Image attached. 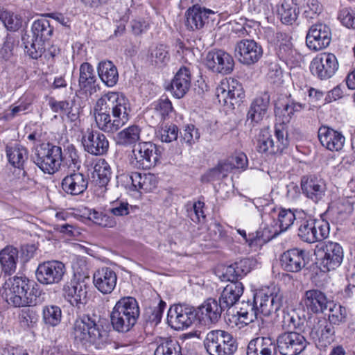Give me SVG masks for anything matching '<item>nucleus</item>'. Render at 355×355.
I'll list each match as a JSON object with an SVG mask.
<instances>
[{
    "instance_id": "obj_12",
    "label": "nucleus",
    "mask_w": 355,
    "mask_h": 355,
    "mask_svg": "<svg viewBox=\"0 0 355 355\" xmlns=\"http://www.w3.org/2000/svg\"><path fill=\"white\" fill-rule=\"evenodd\" d=\"M89 278L73 279L64 286V298L73 306L80 309L87 302Z\"/></svg>"
},
{
    "instance_id": "obj_32",
    "label": "nucleus",
    "mask_w": 355,
    "mask_h": 355,
    "mask_svg": "<svg viewBox=\"0 0 355 355\" xmlns=\"http://www.w3.org/2000/svg\"><path fill=\"white\" fill-rule=\"evenodd\" d=\"M191 80L190 69L187 67H180L175 73L170 85V90L173 96L177 98L184 97L189 90Z\"/></svg>"
},
{
    "instance_id": "obj_7",
    "label": "nucleus",
    "mask_w": 355,
    "mask_h": 355,
    "mask_svg": "<svg viewBox=\"0 0 355 355\" xmlns=\"http://www.w3.org/2000/svg\"><path fill=\"white\" fill-rule=\"evenodd\" d=\"M31 159L44 173L54 174L60 168L61 147L49 143L42 145Z\"/></svg>"
},
{
    "instance_id": "obj_46",
    "label": "nucleus",
    "mask_w": 355,
    "mask_h": 355,
    "mask_svg": "<svg viewBox=\"0 0 355 355\" xmlns=\"http://www.w3.org/2000/svg\"><path fill=\"white\" fill-rule=\"evenodd\" d=\"M140 132L141 130L138 125H130L118 133V143L124 146L135 144L140 139Z\"/></svg>"
},
{
    "instance_id": "obj_45",
    "label": "nucleus",
    "mask_w": 355,
    "mask_h": 355,
    "mask_svg": "<svg viewBox=\"0 0 355 355\" xmlns=\"http://www.w3.org/2000/svg\"><path fill=\"white\" fill-rule=\"evenodd\" d=\"M277 13L282 22L285 24H292L297 18L296 6L287 1H282L277 5Z\"/></svg>"
},
{
    "instance_id": "obj_55",
    "label": "nucleus",
    "mask_w": 355,
    "mask_h": 355,
    "mask_svg": "<svg viewBox=\"0 0 355 355\" xmlns=\"http://www.w3.org/2000/svg\"><path fill=\"white\" fill-rule=\"evenodd\" d=\"M277 220L281 232H284L293 224L295 215L290 209H279Z\"/></svg>"
},
{
    "instance_id": "obj_1",
    "label": "nucleus",
    "mask_w": 355,
    "mask_h": 355,
    "mask_svg": "<svg viewBox=\"0 0 355 355\" xmlns=\"http://www.w3.org/2000/svg\"><path fill=\"white\" fill-rule=\"evenodd\" d=\"M130 111V102L123 94L110 92L97 100L94 115L99 130L114 133L128 121Z\"/></svg>"
},
{
    "instance_id": "obj_38",
    "label": "nucleus",
    "mask_w": 355,
    "mask_h": 355,
    "mask_svg": "<svg viewBox=\"0 0 355 355\" xmlns=\"http://www.w3.org/2000/svg\"><path fill=\"white\" fill-rule=\"evenodd\" d=\"M18 259L19 251L13 246L8 245L0 251L1 266L6 274L11 275L15 272Z\"/></svg>"
},
{
    "instance_id": "obj_37",
    "label": "nucleus",
    "mask_w": 355,
    "mask_h": 355,
    "mask_svg": "<svg viewBox=\"0 0 355 355\" xmlns=\"http://www.w3.org/2000/svg\"><path fill=\"white\" fill-rule=\"evenodd\" d=\"M276 54L278 58L290 68L295 67L300 63V54L293 48L290 41L281 42L277 49Z\"/></svg>"
},
{
    "instance_id": "obj_6",
    "label": "nucleus",
    "mask_w": 355,
    "mask_h": 355,
    "mask_svg": "<svg viewBox=\"0 0 355 355\" xmlns=\"http://www.w3.org/2000/svg\"><path fill=\"white\" fill-rule=\"evenodd\" d=\"M275 137L276 141L272 139L268 128L261 130L257 140V150L271 155L281 153L289 145L288 132L284 125H275Z\"/></svg>"
},
{
    "instance_id": "obj_5",
    "label": "nucleus",
    "mask_w": 355,
    "mask_h": 355,
    "mask_svg": "<svg viewBox=\"0 0 355 355\" xmlns=\"http://www.w3.org/2000/svg\"><path fill=\"white\" fill-rule=\"evenodd\" d=\"M204 346L210 355H233L238 347L234 336L220 329L209 331L204 340Z\"/></svg>"
},
{
    "instance_id": "obj_62",
    "label": "nucleus",
    "mask_w": 355,
    "mask_h": 355,
    "mask_svg": "<svg viewBox=\"0 0 355 355\" xmlns=\"http://www.w3.org/2000/svg\"><path fill=\"white\" fill-rule=\"evenodd\" d=\"M154 109L159 112L165 119L173 111V106L171 101L167 98H161L151 105Z\"/></svg>"
},
{
    "instance_id": "obj_15",
    "label": "nucleus",
    "mask_w": 355,
    "mask_h": 355,
    "mask_svg": "<svg viewBox=\"0 0 355 355\" xmlns=\"http://www.w3.org/2000/svg\"><path fill=\"white\" fill-rule=\"evenodd\" d=\"M196 319V309L187 305H173L167 314L168 324L175 330L189 327Z\"/></svg>"
},
{
    "instance_id": "obj_44",
    "label": "nucleus",
    "mask_w": 355,
    "mask_h": 355,
    "mask_svg": "<svg viewBox=\"0 0 355 355\" xmlns=\"http://www.w3.org/2000/svg\"><path fill=\"white\" fill-rule=\"evenodd\" d=\"M31 31L34 38L45 42L51 38L53 28L50 25L49 20L42 18L33 23Z\"/></svg>"
},
{
    "instance_id": "obj_17",
    "label": "nucleus",
    "mask_w": 355,
    "mask_h": 355,
    "mask_svg": "<svg viewBox=\"0 0 355 355\" xmlns=\"http://www.w3.org/2000/svg\"><path fill=\"white\" fill-rule=\"evenodd\" d=\"M82 144L86 152L96 156L106 154L109 148L106 136L90 128L83 132Z\"/></svg>"
},
{
    "instance_id": "obj_16",
    "label": "nucleus",
    "mask_w": 355,
    "mask_h": 355,
    "mask_svg": "<svg viewBox=\"0 0 355 355\" xmlns=\"http://www.w3.org/2000/svg\"><path fill=\"white\" fill-rule=\"evenodd\" d=\"M216 96L220 103L234 105L244 97V92L241 84L237 80L226 78L216 87Z\"/></svg>"
},
{
    "instance_id": "obj_3",
    "label": "nucleus",
    "mask_w": 355,
    "mask_h": 355,
    "mask_svg": "<svg viewBox=\"0 0 355 355\" xmlns=\"http://www.w3.org/2000/svg\"><path fill=\"white\" fill-rule=\"evenodd\" d=\"M71 335L75 343L85 349L92 346L100 349L107 340L106 332L97 324L96 319L89 315H84L75 321Z\"/></svg>"
},
{
    "instance_id": "obj_26",
    "label": "nucleus",
    "mask_w": 355,
    "mask_h": 355,
    "mask_svg": "<svg viewBox=\"0 0 355 355\" xmlns=\"http://www.w3.org/2000/svg\"><path fill=\"white\" fill-rule=\"evenodd\" d=\"M321 145L331 151H339L344 146L345 138L340 132L328 126H321L318 132Z\"/></svg>"
},
{
    "instance_id": "obj_60",
    "label": "nucleus",
    "mask_w": 355,
    "mask_h": 355,
    "mask_svg": "<svg viewBox=\"0 0 355 355\" xmlns=\"http://www.w3.org/2000/svg\"><path fill=\"white\" fill-rule=\"evenodd\" d=\"M159 135L162 142H171L177 139L178 128L175 125L165 126L159 131Z\"/></svg>"
},
{
    "instance_id": "obj_21",
    "label": "nucleus",
    "mask_w": 355,
    "mask_h": 355,
    "mask_svg": "<svg viewBox=\"0 0 355 355\" xmlns=\"http://www.w3.org/2000/svg\"><path fill=\"white\" fill-rule=\"evenodd\" d=\"M310 337L321 347H326L335 339V328L325 318L314 319L309 332Z\"/></svg>"
},
{
    "instance_id": "obj_13",
    "label": "nucleus",
    "mask_w": 355,
    "mask_h": 355,
    "mask_svg": "<svg viewBox=\"0 0 355 355\" xmlns=\"http://www.w3.org/2000/svg\"><path fill=\"white\" fill-rule=\"evenodd\" d=\"M336 55L331 53H323L314 58L310 64L311 73L320 80L331 78L338 69Z\"/></svg>"
},
{
    "instance_id": "obj_4",
    "label": "nucleus",
    "mask_w": 355,
    "mask_h": 355,
    "mask_svg": "<svg viewBox=\"0 0 355 355\" xmlns=\"http://www.w3.org/2000/svg\"><path fill=\"white\" fill-rule=\"evenodd\" d=\"M140 315L137 301L132 297H123L116 302L110 313L114 330L126 333L137 323Z\"/></svg>"
},
{
    "instance_id": "obj_63",
    "label": "nucleus",
    "mask_w": 355,
    "mask_h": 355,
    "mask_svg": "<svg viewBox=\"0 0 355 355\" xmlns=\"http://www.w3.org/2000/svg\"><path fill=\"white\" fill-rule=\"evenodd\" d=\"M2 22L7 29L11 31H15L21 26V17L10 12H8Z\"/></svg>"
},
{
    "instance_id": "obj_43",
    "label": "nucleus",
    "mask_w": 355,
    "mask_h": 355,
    "mask_svg": "<svg viewBox=\"0 0 355 355\" xmlns=\"http://www.w3.org/2000/svg\"><path fill=\"white\" fill-rule=\"evenodd\" d=\"M237 314L241 322L245 324H248L260 318L254 299L252 301H243Z\"/></svg>"
},
{
    "instance_id": "obj_29",
    "label": "nucleus",
    "mask_w": 355,
    "mask_h": 355,
    "mask_svg": "<svg viewBox=\"0 0 355 355\" xmlns=\"http://www.w3.org/2000/svg\"><path fill=\"white\" fill-rule=\"evenodd\" d=\"M214 13L210 9L195 5L185 12V26L190 31L200 29L204 26L209 15Z\"/></svg>"
},
{
    "instance_id": "obj_10",
    "label": "nucleus",
    "mask_w": 355,
    "mask_h": 355,
    "mask_svg": "<svg viewBox=\"0 0 355 355\" xmlns=\"http://www.w3.org/2000/svg\"><path fill=\"white\" fill-rule=\"evenodd\" d=\"M307 344L303 335L293 331L280 334L275 341L277 350L282 355H298L305 349Z\"/></svg>"
},
{
    "instance_id": "obj_48",
    "label": "nucleus",
    "mask_w": 355,
    "mask_h": 355,
    "mask_svg": "<svg viewBox=\"0 0 355 355\" xmlns=\"http://www.w3.org/2000/svg\"><path fill=\"white\" fill-rule=\"evenodd\" d=\"M315 219H304L298 227L297 235L300 239L306 243H314Z\"/></svg>"
},
{
    "instance_id": "obj_51",
    "label": "nucleus",
    "mask_w": 355,
    "mask_h": 355,
    "mask_svg": "<svg viewBox=\"0 0 355 355\" xmlns=\"http://www.w3.org/2000/svg\"><path fill=\"white\" fill-rule=\"evenodd\" d=\"M154 355H182V348L178 341L169 340L159 344Z\"/></svg>"
},
{
    "instance_id": "obj_58",
    "label": "nucleus",
    "mask_w": 355,
    "mask_h": 355,
    "mask_svg": "<svg viewBox=\"0 0 355 355\" xmlns=\"http://www.w3.org/2000/svg\"><path fill=\"white\" fill-rule=\"evenodd\" d=\"M338 19L345 27L355 29V10L348 8L342 9Z\"/></svg>"
},
{
    "instance_id": "obj_47",
    "label": "nucleus",
    "mask_w": 355,
    "mask_h": 355,
    "mask_svg": "<svg viewBox=\"0 0 355 355\" xmlns=\"http://www.w3.org/2000/svg\"><path fill=\"white\" fill-rule=\"evenodd\" d=\"M94 175L98 178L101 187L107 184L111 178V168L108 163L104 159H100L94 166Z\"/></svg>"
},
{
    "instance_id": "obj_57",
    "label": "nucleus",
    "mask_w": 355,
    "mask_h": 355,
    "mask_svg": "<svg viewBox=\"0 0 355 355\" xmlns=\"http://www.w3.org/2000/svg\"><path fill=\"white\" fill-rule=\"evenodd\" d=\"M38 320V317L35 311L29 309L23 310L19 315V323L22 328H33Z\"/></svg>"
},
{
    "instance_id": "obj_53",
    "label": "nucleus",
    "mask_w": 355,
    "mask_h": 355,
    "mask_svg": "<svg viewBox=\"0 0 355 355\" xmlns=\"http://www.w3.org/2000/svg\"><path fill=\"white\" fill-rule=\"evenodd\" d=\"M25 44V52L32 59H38L44 52V42L36 38L27 41Z\"/></svg>"
},
{
    "instance_id": "obj_11",
    "label": "nucleus",
    "mask_w": 355,
    "mask_h": 355,
    "mask_svg": "<svg viewBox=\"0 0 355 355\" xmlns=\"http://www.w3.org/2000/svg\"><path fill=\"white\" fill-rule=\"evenodd\" d=\"M64 264L59 261H46L40 263L35 271L37 280L43 285L60 283L65 274Z\"/></svg>"
},
{
    "instance_id": "obj_24",
    "label": "nucleus",
    "mask_w": 355,
    "mask_h": 355,
    "mask_svg": "<svg viewBox=\"0 0 355 355\" xmlns=\"http://www.w3.org/2000/svg\"><path fill=\"white\" fill-rule=\"evenodd\" d=\"M306 252L297 248L285 251L280 257L282 268L287 272H300L306 264Z\"/></svg>"
},
{
    "instance_id": "obj_8",
    "label": "nucleus",
    "mask_w": 355,
    "mask_h": 355,
    "mask_svg": "<svg viewBox=\"0 0 355 355\" xmlns=\"http://www.w3.org/2000/svg\"><path fill=\"white\" fill-rule=\"evenodd\" d=\"M315 255L320 270L327 272L340 266L343 260V250L336 242H322L317 245Z\"/></svg>"
},
{
    "instance_id": "obj_61",
    "label": "nucleus",
    "mask_w": 355,
    "mask_h": 355,
    "mask_svg": "<svg viewBox=\"0 0 355 355\" xmlns=\"http://www.w3.org/2000/svg\"><path fill=\"white\" fill-rule=\"evenodd\" d=\"M304 320H302L296 314L286 313L283 318V327L288 329H301L304 325Z\"/></svg>"
},
{
    "instance_id": "obj_33",
    "label": "nucleus",
    "mask_w": 355,
    "mask_h": 355,
    "mask_svg": "<svg viewBox=\"0 0 355 355\" xmlns=\"http://www.w3.org/2000/svg\"><path fill=\"white\" fill-rule=\"evenodd\" d=\"M78 85L80 90L92 95L97 91L96 76L94 69L89 62H83L80 66Z\"/></svg>"
},
{
    "instance_id": "obj_20",
    "label": "nucleus",
    "mask_w": 355,
    "mask_h": 355,
    "mask_svg": "<svg viewBox=\"0 0 355 355\" xmlns=\"http://www.w3.org/2000/svg\"><path fill=\"white\" fill-rule=\"evenodd\" d=\"M331 40V29L324 24H316L311 26L306 37L307 46L315 51L327 47Z\"/></svg>"
},
{
    "instance_id": "obj_34",
    "label": "nucleus",
    "mask_w": 355,
    "mask_h": 355,
    "mask_svg": "<svg viewBox=\"0 0 355 355\" xmlns=\"http://www.w3.org/2000/svg\"><path fill=\"white\" fill-rule=\"evenodd\" d=\"M275 341L270 337H257L250 341L247 355H276Z\"/></svg>"
},
{
    "instance_id": "obj_42",
    "label": "nucleus",
    "mask_w": 355,
    "mask_h": 355,
    "mask_svg": "<svg viewBox=\"0 0 355 355\" xmlns=\"http://www.w3.org/2000/svg\"><path fill=\"white\" fill-rule=\"evenodd\" d=\"M67 167L68 171H78L80 168V160L78 151L73 144H69L64 149V153L61 150L60 166Z\"/></svg>"
},
{
    "instance_id": "obj_50",
    "label": "nucleus",
    "mask_w": 355,
    "mask_h": 355,
    "mask_svg": "<svg viewBox=\"0 0 355 355\" xmlns=\"http://www.w3.org/2000/svg\"><path fill=\"white\" fill-rule=\"evenodd\" d=\"M329 322L331 324L339 325L346 321L347 310L346 308L339 304H332L329 305Z\"/></svg>"
},
{
    "instance_id": "obj_27",
    "label": "nucleus",
    "mask_w": 355,
    "mask_h": 355,
    "mask_svg": "<svg viewBox=\"0 0 355 355\" xmlns=\"http://www.w3.org/2000/svg\"><path fill=\"white\" fill-rule=\"evenodd\" d=\"M305 107V104L295 101L289 95L284 103H277L275 105V116L280 121L278 125H284L285 130H286V124L290 122L294 114L301 112Z\"/></svg>"
},
{
    "instance_id": "obj_30",
    "label": "nucleus",
    "mask_w": 355,
    "mask_h": 355,
    "mask_svg": "<svg viewBox=\"0 0 355 355\" xmlns=\"http://www.w3.org/2000/svg\"><path fill=\"white\" fill-rule=\"evenodd\" d=\"M270 95L265 92L257 96L251 103L247 118L251 123H259L267 115L270 105Z\"/></svg>"
},
{
    "instance_id": "obj_54",
    "label": "nucleus",
    "mask_w": 355,
    "mask_h": 355,
    "mask_svg": "<svg viewBox=\"0 0 355 355\" xmlns=\"http://www.w3.org/2000/svg\"><path fill=\"white\" fill-rule=\"evenodd\" d=\"M150 58L155 65H166L170 60L167 46L164 44L157 45L151 50Z\"/></svg>"
},
{
    "instance_id": "obj_64",
    "label": "nucleus",
    "mask_w": 355,
    "mask_h": 355,
    "mask_svg": "<svg viewBox=\"0 0 355 355\" xmlns=\"http://www.w3.org/2000/svg\"><path fill=\"white\" fill-rule=\"evenodd\" d=\"M204 206L205 203L200 200L193 203L192 208L189 213L191 219L193 222L198 223L200 221L201 218H205L203 211Z\"/></svg>"
},
{
    "instance_id": "obj_22",
    "label": "nucleus",
    "mask_w": 355,
    "mask_h": 355,
    "mask_svg": "<svg viewBox=\"0 0 355 355\" xmlns=\"http://www.w3.org/2000/svg\"><path fill=\"white\" fill-rule=\"evenodd\" d=\"M224 310L220 302L218 304L216 299L209 298L196 309V319L205 325L216 323Z\"/></svg>"
},
{
    "instance_id": "obj_49",
    "label": "nucleus",
    "mask_w": 355,
    "mask_h": 355,
    "mask_svg": "<svg viewBox=\"0 0 355 355\" xmlns=\"http://www.w3.org/2000/svg\"><path fill=\"white\" fill-rule=\"evenodd\" d=\"M43 320L45 324L51 327L58 325L62 318V311L58 306H46L43 309Z\"/></svg>"
},
{
    "instance_id": "obj_18",
    "label": "nucleus",
    "mask_w": 355,
    "mask_h": 355,
    "mask_svg": "<svg viewBox=\"0 0 355 355\" xmlns=\"http://www.w3.org/2000/svg\"><path fill=\"white\" fill-rule=\"evenodd\" d=\"M300 186L302 193L313 202L317 203L323 200L327 191L325 181L315 174L301 178Z\"/></svg>"
},
{
    "instance_id": "obj_40",
    "label": "nucleus",
    "mask_w": 355,
    "mask_h": 355,
    "mask_svg": "<svg viewBox=\"0 0 355 355\" xmlns=\"http://www.w3.org/2000/svg\"><path fill=\"white\" fill-rule=\"evenodd\" d=\"M248 160L245 154L238 153L230 157L227 162L220 164L217 168H214L211 173L214 174L221 173L223 177L233 168L245 170L248 167Z\"/></svg>"
},
{
    "instance_id": "obj_36",
    "label": "nucleus",
    "mask_w": 355,
    "mask_h": 355,
    "mask_svg": "<svg viewBox=\"0 0 355 355\" xmlns=\"http://www.w3.org/2000/svg\"><path fill=\"white\" fill-rule=\"evenodd\" d=\"M131 180L132 186L137 190H143L145 192L151 191L157 187V178L151 173H132L125 176Z\"/></svg>"
},
{
    "instance_id": "obj_9",
    "label": "nucleus",
    "mask_w": 355,
    "mask_h": 355,
    "mask_svg": "<svg viewBox=\"0 0 355 355\" xmlns=\"http://www.w3.org/2000/svg\"><path fill=\"white\" fill-rule=\"evenodd\" d=\"M130 159L131 165L137 168L154 167L161 157L160 149L152 142H140L134 146Z\"/></svg>"
},
{
    "instance_id": "obj_56",
    "label": "nucleus",
    "mask_w": 355,
    "mask_h": 355,
    "mask_svg": "<svg viewBox=\"0 0 355 355\" xmlns=\"http://www.w3.org/2000/svg\"><path fill=\"white\" fill-rule=\"evenodd\" d=\"M314 234V243L327 239L329 234V223L322 219H315Z\"/></svg>"
},
{
    "instance_id": "obj_14",
    "label": "nucleus",
    "mask_w": 355,
    "mask_h": 355,
    "mask_svg": "<svg viewBox=\"0 0 355 355\" xmlns=\"http://www.w3.org/2000/svg\"><path fill=\"white\" fill-rule=\"evenodd\" d=\"M262 55L261 46L253 40H241L235 44L234 56L244 65L250 66L257 63Z\"/></svg>"
},
{
    "instance_id": "obj_35",
    "label": "nucleus",
    "mask_w": 355,
    "mask_h": 355,
    "mask_svg": "<svg viewBox=\"0 0 355 355\" xmlns=\"http://www.w3.org/2000/svg\"><path fill=\"white\" fill-rule=\"evenodd\" d=\"M244 286L240 282H230L222 291L219 302L222 307L228 309L234 305L243 293Z\"/></svg>"
},
{
    "instance_id": "obj_31",
    "label": "nucleus",
    "mask_w": 355,
    "mask_h": 355,
    "mask_svg": "<svg viewBox=\"0 0 355 355\" xmlns=\"http://www.w3.org/2000/svg\"><path fill=\"white\" fill-rule=\"evenodd\" d=\"M304 304L309 311L314 313H324L332 304L326 295L320 290L312 289L305 292Z\"/></svg>"
},
{
    "instance_id": "obj_2",
    "label": "nucleus",
    "mask_w": 355,
    "mask_h": 355,
    "mask_svg": "<svg viewBox=\"0 0 355 355\" xmlns=\"http://www.w3.org/2000/svg\"><path fill=\"white\" fill-rule=\"evenodd\" d=\"M37 284L25 276H15L9 279L4 286L6 302L15 307L36 304L40 292Z\"/></svg>"
},
{
    "instance_id": "obj_39",
    "label": "nucleus",
    "mask_w": 355,
    "mask_h": 355,
    "mask_svg": "<svg viewBox=\"0 0 355 355\" xmlns=\"http://www.w3.org/2000/svg\"><path fill=\"white\" fill-rule=\"evenodd\" d=\"M97 71L99 78L106 86L112 87L117 83L119 73L112 62L108 60L100 62Z\"/></svg>"
},
{
    "instance_id": "obj_28",
    "label": "nucleus",
    "mask_w": 355,
    "mask_h": 355,
    "mask_svg": "<svg viewBox=\"0 0 355 355\" xmlns=\"http://www.w3.org/2000/svg\"><path fill=\"white\" fill-rule=\"evenodd\" d=\"M116 281L115 272L107 267L99 268L93 275L94 286L103 294L111 293L116 286Z\"/></svg>"
},
{
    "instance_id": "obj_25",
    "label": "nucleus",
    "mask_w": 355,
    "mask_h": 355,
    "mask_svg": "<svg viewBox=\"0 0 355 355\" xmlns=\"http://www.w3.org/2000/svg\"><path fill=\"white\" fill-rule=\"evenodd\" d=\"M89 178L85 174L75 171H68L62 180V189L67 194L76 196L82 194L87 189Z\"/></svg>"
},
{
    "instance_id": "obj_41",
    "label": "nucleus",
    "mask_w": 355,
    "mask_h": 355,
    "mask_svg": "<svg viewBox=\"0 0 355 355\" xmlns=\"http://www.w3.org/2000/svg\"><path fill=\"white\" fill-rule=\"evenodd\" d=\"M6 155L10 164L18 168H23L25 162L28 159L27 149L20 144L8 146Z\"/></svg>"
},
{
    "instance_id": "obj_59",
    "label": "nucleus",
    "mask_w": 355,
    "mask_h": 355,
    "mask_svg": "<svg viewBox=\"0 0 355 355\" xmlns=\"http://www.w3.org/2000/svg\"><path fill=\"white\" fill-rule=\"evenodd\" d=\"M322 6L318 0H307L304 15L308 19L315 18L322 11Z\"/></svg>"
},
{
    "instance_id": "obj_23",
    "label": "nucleus",
    "mask_w": 355,
    "mask_h": 355,
    "mask_svg": "<svg viewBox=\"0 0 355 355\" xmlns=\"http://www.w3.org/2000/svg\"><path fill=\"white\" fill-rule=\"evenodd\" d=\"M254 300L260 317L261 315L269 316L273 312L277 311L283 303L282 294L268 295L263 291L256 293L254 295Z\"/></svg>"
},
{
    "instance_id": "obj_19",
    "label": "nucleus",
    "mask_w": 355,
    "mask_h": 355,
    "mask_svg": "<svg viewBox=\"0 0 355 355\" xmlns=\"http://www.w3.org/2000/svg\"><path fill=\"white\" fill-rule=\"evenodd\" d=\"M205 64L214 73L230 74L233 71L234 62L232 55L227 52L214 50L207 53Z\"/></svg>"
},
{
    "instance_id": "obj_52",
    "label": "nucleus",
    "mask_w": 355,
    "mask_h": 355,
    "mask_svg": "<svg viewBox=\"0 0 355 355\" xmlns=\"http://www.w3.org/2000/svg\"><path fill=\"white\" fill-rule=\"evenodd\" d=\"M166 306V302L163 300H160L157 306L146 309L144 318L146 322L150 324H157L161 321Z\"/></svg>"
}]
</instances>
